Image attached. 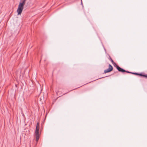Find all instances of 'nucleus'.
I'll return each mask as SVG.
<instances>
[{
	"label": "nucleus",
	"mask_w": 147,
	"mask_h": 147,
	"mask_svg": "<svg viewBox=\"0 0 147 147\" xmlns=\"http://www.w3.org/2000/svg\"><path fill=\"white\" fill-rule=\"evenodd\" d=\"M39 128L36 127L35 135L36 136V141L38 142L39 140L40 137V134L39 133Z\"/></svg>",
	"instance_id": "f257e3e1"
},
{
	"label": "nucleus",
	"mask_w": 147,
	"mask_h": 147,
	"mask_svg": "<svg viewBox=\"0 0 147 147\" xmlns=\"http://www.w3.org/2000/svg\"><path fill=\"white\" fill-rule=\"evenodd\" d=\"M24 6L20 4H19L18 8L17 11L18 15H20L22 13L23 9L24 8Z\"/></svg>",
	"instance_id": "f03ea898"
},
{
	"label": "nucleus",
	"mask_w": 147,
	"mask_h": 147,
	"mask_svg": "<svg viewBox=\"0 0 147 147\" xmlns=\"http://www.w3.org/2000/svg\"><path fill=\"white\" fill-rule=\"evenodd\" d=\"M113 69V68L111 64H109L108 68L105 70L104 71V73H106L112 71Z\"/></svg>",
	"instance_id": "7ed1b4c3"
},
{
	"label": "nucleus",
	"mask_w": 147,
	"mask_h": 147,
	"mask_svg": "<svg viewBox=\"0 0 147 147\" xmlns=\"http://www.w3.org/2000/svg\"><path fill=\"white\" fill-rule=\"evenodd\" d=\"M116 65V69L119 72H121L122 73L125 72V70L123 68H122L118 65Z\"/></svg>",
	"instance_id": "20e7f679"
},
{
	"label": "nucleus",
	"mask_w": 147,
	"mask_h": 147,
	"mask_svg": "<svg viewBox=\"0 0 147 147\" xmlns=\"http://www.w3.org/2000/svg\"><path fill=\"white\" fill-rule=\"evenodd\" d=\"M109 59L110 60V61H111V62L112 63V64H114L115 65H116V64L114 62V61L112 60V59L111 56L110 55H109Z\"/></svg>",
	"instance_id": "39448f33"
},
{
	"label": "nucleus",
	"mask_w": 147,
	"mask_h": 147,
	"mask_svg": "<svg viewBox=\"0 0 147 147\" xmlns=\"http://www.w3.org/2000/svg\"><path fill=\"white\" fill-rule=\"evenodd\" d=\"M145 74L144 73H138V75L139 76L141 77H144Z\"/></svg>",
	"instance_id": "423d86ee"
},
{
	"label": "nucleus",
	"mask_w": 147,
	"mask_h": 147,
	"mask_svg": "<svg viewBox=\"0 0 147 147\" xmlns=\"http://www.w3.org/2000/svg\"><path fill=\"white\" fill-rule=\"evenodd\" d=\"M19 4L24 6L25 4V1H23L22 2H20Z\"/></svg>",
	"instance_id": "0eeeda50"
},
{
	"label": "nucleus",
	"mask_w": 147,
	"mask_h": 147,
	"mask_svg": "<svg viewBox=\"0 0 147 147\" xmlns=\"http://www.w3.org/2000/svg\"><path fill=\"white\" fill-rule=\"evenodd\" d=\"M36 127L39 128V123H37Z\"/></svg>",
	"instance_id": "6e6552de"
},
{
	"label": "nucleus",
	"mask_w": 147,
	"mask_h": 147,
	"mask_svg": "<svg viewBox=\"0 0 147 147\" xmlns=\"http://www.w3.org/2000/svg\"><path fill=\"white\" fill-rule=\"evenodd\" d=\"M131 74H133L136 75H138V73H136V72H131Z\"/></svg>",
	"instance_id": "1a4fd4ad"
},
{
	"label": "nucleus",
	"mask_w": 147,
	"mask_h": 147,
	"mask_svg": "<svg viewBox=\"0 0 147 147\" xmlns=\"http://www.w3.org/2000/svg\"><path fill=\"white\" fill-rule=\"evenodd\" d=\"M125 72H126L127 73H128L131 74V72L129 71H126L125 70Z\"/></svg>",
	"instance_id": "9d476101"
},
{
	"label": "nucleus",
	"mask_w": 147,
	"mask_h": 147,
	"mask_svg": "<svg viewBox=\"0 0 147 147\" xmlns=\"http://www.w3.org/2000/svg\"><path fill=\"white\" fill-rule=\"evenodd\" d=\"M144 77H145V78H146L147 79V74H145V75L144 76Z\"/></svg>",
	"instance_id": "9b49d317"
},
{
	"label": "nucleus",
	"mask_w": 147,
	"mask_h": 147,
	"mask_svg": "<svg viewBox=\"0 0 147 147\" xmlns=\"http://www.w3.org/2000/svg\"><path fill=\"white\" fill-rule=\"evenodd\" d=\"M26 0H23V1H26Z\"/></svg>",
	"instance_id": "f8f14e48"
},
{
	"label": "nucleus",
	"mask_w": 147,
	"mask_h": 147,
	"mask_svg": "<svg viewBox=\"0 0 147 147\" xmlns=\"http://www.w3.org/2000/svg\"><path fill=\"white\" fill-rule=\"evenodd\" d=\"M104 77H102L101 78H103Z\"/></svg>",
	"instance_id": "ddd939ff"
}]
</instances>
